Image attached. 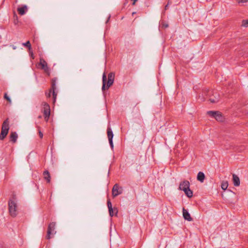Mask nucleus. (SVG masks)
Masks as SVG:
<instances>
[{
    "mask_svg": "<svg viewBox=\"0 0 248 248\" xmlns=\"http://www.w3.org/2000/svg\"><path fill=\"white\" fill-rule=\"evenodd\" d=\"M9 212L10 216L13 217L17 215V205L16 199L14 198L10 199L8 202Z\"/></svg>",
    "mask_w": 248,
    "mask_h": 248,
    "instance_id": "3",
    "label": "nucleus"
},
{
    "mask_svg": "<svg viewBox=\"0 0 248 248\" xmlns=\"http://www.w3.org/2000/svg\"><path fill=\"white\" fill-rule=\"evenodd\" d=\"M41 69L44 71V72L48 75L49 76L50 74V69L48 67L47 64L41 66Z\"/></svg>",
    "mask_w": 248,
    "mask_h": 248,
    "instance_id": "16",
    "label": "nucleus"
},
{
    "mask_svg": "<svg viewBox=\"0 0 248 248\" xmlns=\"http://www.w3.org/2000/svg\"><path fill=\"white\" fill-rule=\"evenodd\" d=\"M110 18V16H109L108 19L107 20V21H106V23H107L108 21V20H109V18Z\"/></svg>",
    "mask_w": 248,
    "mask_h": 248,
    "instance_id": "34",
    "label": "nucleus"
},
{
    "mask_svg": "<svg viewBox=\"0 0 248 248\" xmlns=\"http://www.w3.org/2000/svg\"><path fill=\"white\" fill-rule=\"evenodd\" d=\"M42 111L44 113L45 119L46 121H47L50 114V109L48 104L45 102H43L42 103Z\"/></svg>",
    "mask_w": 248,
    "mask_h": 248,
    "instance_id": "6",
    "label": "nucleus"
},
{
    "mask_svg": "<svg viewBox=\"0 0 248 248\" xmlns=\"http://www.w3.org/2000/svg\"><path fill=\"white\" fill-rule=\"evenodd\" d=\"M183 215L184 218L189 221L192 220V218L191 217L190 214L184 208L183 209Z\"/></svg>",
    "mask_w": 248,
    "mask_h": 248,
    "instance_id": "11",
    "label": "nucleus"
},
{
    "mask_svg": "<svg viewBox=\"0 0 248 248\" xmlns=\"http://www.w3.org/2000/svg\"><path fill=\"white\" fill-rule=\"evenodd\" d=\"M4 98L5 99H6L9 102V104H11L12 103L11 99L8 96V95H7V93H4Z\"/></svg>",
    "mask_w": 248,
    "mask_h": 248,
    "instance_id": "23",
    "label": "nucleus"
},
{
    "mask_svg": "<svg viewBox=\"0 0 248 248\" xmlns=\"http://www.w3.org/2000/svg\"><path fill=\"white\" fill-rule=\"evenodd\" d=\"M205 179L204 174L201 171H200L197 175V180L201 182H203Z\"/></svg>",
    "mask_w": 248,
    "mask_h": 248,
    "instance_id": "17",
    "label": "nucleus"
},
{
    "mask_svg": "<svg viewBox=\"0 0 248 248\" xmlns=\"http://www.w3.org/2000/svg\"><path fill=\"white\" fill-rule=\"evenodd\" d=\"M31 56H32V58L33 59L34 58L33 57V53H32V52L31 53Z\"/></svg>",
    "mask_w": 248,
    "mask_h": 248,
    "instance_id": "35",
    "label": "nucleus"
},
{
    "mask_svg": "<svg viewBox=\"0 0 248 248\" xmlns=\"http://www.w3.org/2000/svg\"><path fill=\"white\" fill-rule=\"evenodd\" d=\"M12 48L13 49H16V47L15 46H12Z\"/></svg>",
    "mask_w": 248,
    "mask_h": 248,
    "instance_id": "32",
    "label": "nucleus"
},
{
    "mask_svg": "<svg viewBox=\"0 0 248 248\" xmlns=\"http://www.w3.org/2000/svg\"><path fill=\"white\" fill-rule=\"evenodd\" d=\"M56 81L57 78H55L52 79V93L53 98L54 102L56 101L57 93H55V90L56 89Z\"/></svg>",
    "mask_w": 248,
    "mask_h": 248,
    "instance_id": "10",
    "label": "nucleus"
},
{
    "mask_svg": "<svg viewBox=\"0 0 248 248\" xmlns=\"http://www.w3.org/2000/svg\"><path fill=\"white\" fill-rule=\"evenodd\" d=\"M219 96L218 95L215 96L214 98H210L209 99L210 101L212 103H217L219 101Z\"/></svg>",
    "mask_w": 248,
    "mask_h": 248,
    "instance_id": "19",
    "label": "nucleus"
},
{
    "mask_svg": "<svg viewBox=\"0 0 248 248\" xmlns=\"http://www.w3.org/2000/svg\"><path fill=\"white\" fill-rule=\"evenodd\" d=\"M221 188L223 190H226L228 186V181H223L221 183Z\"/></svg>",
    "mask_w": 248,
    "mask_h": 248,
    "instance_id": "20",
    "label": "nucleus"
},
{
    "mask_svg": "<svg viewBox=\"0 0 248 248\" xmlns=\"http://www.w3.org/2000/svg\"><path fill=\"white\" fill-rule=\"evenodd\" d=\"M237 2L240 3H245L248 1V0H237Z\"/></svg>",
    "mask_w": 248,
    "mask_h": 248,
    "instance_id": "27",
    "label": "nucleus"
},
{
    "mask_svg": "<svg viewBox=\"0 0 248 248\" xmlns=\"http://www.w3.org/2000/svg\"><path fill=\"white\" fill-rule=\"evenodd\" d=\"M163 27H164L165 28H167L168 27V24H163Z\"/></svg>",
    "mask_w": 248,
    "mask_h": 248,
    "instance_id": "30",
    "label": "nucleus"
},
{
    "mask_svg": "<svg viewBox=\"0 0 248 248\" xmlns=\"http://www.w3.org/2000/svg\"><path fill=\"white\" fill-rule=\"evenodd\" d=\"M242 26L245 27H248V19L246 20H243L242 22Z\"/></svg>",
    "mask_w": 248,
    "mask_h": 248,
    "instance_id": "24",
    "label": "nucleus"
},
{
    "mask_svg": "<svg viewBox=\"0 0 248 248\" xmlns=\"http://www.w3.org/2000/svg\"><path fill=\"white\" fill-rule=\"evenodd\" d=\"M56 223L52 222L49 224L47 230V234L46 236V239H50L53 237L56 233L55 230Z\"/></svg>",
    "mask_w": 248,
    "mask_h": 248,
    "instance_id": "5",
    "label": "nucleus"
},
{
    "mask_svg": "<svg viewBox=\"0 0 248 248\" xmlns=\"http://www.w3.org/2000/svg\"><path fill=\"white\" fill-rule=\"evenodd\" d=\"M168 3H169V5L170 3V2L169 1Z\"/></svg>",
    "mask_w": 248,
    "mask_h": 248,
    "instance_id": "36",
    "label": "nucleus"
},
{
    "mask_svg": "<svg viewBox=\"0 0 248 248\" xmlns=\"http://www.w3.org/2000/svg\"><path fill=\"white\" fill-rule=\"evenodd\" d=\"M136 13V12H133V13H132V15L133 16V15H135Z\"/></svg>",
    "mask_w": 248,
    "mask_h": 248,
    "instance_id": "33",
    "label": "nucleus"
},
{
    "mask_svg": "<svg viewBox=\"0 0 248 248\" xmlns=\"http://www.w3.org/2000/svg\"><path fill=\"white\" fill-rule=\"evenodd\" d=\"M9 123L8 118H7L3 122L0 134V140H3L7 135L9 130Z\"/></svg>",
    "mask_w": 248,
    "mask_h": 248,
    "instance_id": "4",
    "label": "nucleus"
},
{
    "mask_svg": "<svg viewBox=\"0 0 248 248\" xmlns=\"http://www.w3.org/2000/svg\"><path fill=\"white\" fill-rule=\"evenodd\" d=\"M133 0V2L132 3L133 5H135L136 2L138 0Z\"/></svg>",
    "mask_w": 248,
    "mask_h": 248,
    "instance_id": "31",
    "label": "nucleus"
},
{
    "mask_svg": "<svg viewBox=\"0 0 248 248\" xmlns=\"http://www.w3.org/2000/svg\"><path fill=\"white\" fill-rule=\"evenodd\" d=\"M190 183L187 180H184L179 185V189L184 191L185 194L188 197L191 198L193 196V192L189 188Z\"/></svg>",
    "mask_w": 248,
    "mask_h": 248,
    "instance_id": "2",
    "label": "nucleus"
},
{
    "mask_svg": "<svg viewBox=\"0 0 248 248\" xmlns=\"http://www.w3.org/2000/svg\"><path fill=\"white\" fill-rule=\"evenodd\" d=\"M107 205H108V209L112 208V204L109 200H108V201H107Z\"/></svg>",
    "mask_w": 248,
    "mask_h": 248,
    "instance_id": "25",
    "label": "nucleus"
},
{
    "mask_svg": "<svg viewBox=\"0 0 248 248\" xmlns=\"http://www.w3.org/2000/svg\"><path fill=\"white\" fill-rule=\"evenodd\" d=\"M169 7V3H168L165 6V10H166L168 9Z\"/></svg>",
    "mask_w": 248,
    "mask_h": 248,
    "instance_id": "29",
    "label": "nucleus"
},
{
    "mask_svg": "<svg viewBox=\"0 0 248 248\" xmlns=\"http://www.w3.org/2000/svg\"><path fill=\"white\" fill-rule=\"evenodd\" d=\"M107 135L108 140L109 141V143L111 148L112 149L113 148V143L112 141V139L113 137V132L110 127H108L107 128Z\"/></svg>",
    "mask_w": 248,
    "mask_h": 248,
    "instance_id": "9",
    "label": "nucleus"
},
{
    "mask_svg": "<svg viewBox=\"0 0 248 248\" xmlns=\"http://www.w3.org/2000/svg\"><path fill=\"white\" fill-rule=\"evenodd\" d=\"M22 45L24 46L27 47L29 50H31V44L29 41H28L26 43H23L22 44Z\"/></svg>",
    "mask_w": 248,
    "mask_h": 248,
    "instance_id": "21",
    "label": "nucleus"
},
{
    "mask_svg": "<svg viewBox=\"0 0 248 248\" xmlns=\"http://www.w3.org/2000/svg\"><path fill=\"white\" fill-rule=\"evenodd\" d=\"M44 178L46 181L47 183L50 182V175L49 171L47 170H45L43 172Z\"/></svg>",
    "mask_w": 248,
    "mask_h": 248,
    "instance_id": "15",
    "label": "nucleus"
},
{
    "mask_svg": "<svg viewBox=\"0 0 248 248\" xmlns=\"http://www.w3.org/2000/svg\"><path fill=\"white\" fill-rule=\"evenodd\" d=\"M39 118H41V116H39Z\"/></svg>",
    "mask_w": 248,
    "mask_h": 248,
    "instance_id": "37",
    "label": "nucleus"
},
{
    "mask_svg": "<svg viewBox=\"0 0 248 248\" xmlns=\"http://www.w3.org/2000/svg\"><path fill=\"white\" fill-rule=\"evenodd\" d=\"M115 78V74L113 72H110L108 74V81L107 82V77L106 74L104 73L102 76V91H104L106 89V84L107 83V89H108L113 83Z\"/></svg>",
    "mask_w": 248,
    "mask_h": 248,
    "instance_id": "1",
    "label": "nucleus"
},
{
    "mask_svg": "<svg viewBox=\"0 0 248 248\" xmlns=\"http://www.w3.org/2000/svg\"><path fill=\"white\" fill-rule=\"evenodd\" d=\"M232 181L233 185L235 186H240V179L238 176L235 174H232Z\"/></svg>",
    "mask_w": 248,
    "mask_h": 248,
    "instance_id": "12",
    "label": "nucleus"
},
{
    "mask_svg": "<svg viewBox=\"0 0 248 248\" xmlns=\"http://www.w3.org/2000/svg\"><path fill=\"white\" fill-rule=\"evenodd\" d=\"M207 113L209 116L215 118L217 121L222 122L224 120V118L221 113L219 111H208Z\"/></svg>",
    "mask_w": 248,
    "mask_h": 248,
    "instance_id": "7",
    "label": "nucleus"
},
{
    "mask_svg": "<svg viewBox=\"0 0 248 248\" xmlns=\"http://www.w3.org/2000/svg\"><path fill=\"white\" fill-rule=\"evenodd\" d=\"M17 134L16 132H11L10 135V140L13 143H16L17 140Z\"/></svg>",
    "mask_w": 248,
    "mask_h": 248,
    "instance_id": "14",
    "label": "nucleus"
},
{
    "mask_svg": "<svg viewBox=\"0 0 248 248\" xmlns=\"http://www.w3.org/2000/svg\"><path fill=\"white\" fill-rule=\"evenodd\" d=\"M51 93H52V88L49 91L48 93L46 92V97H47V98L50 97L51 96Z\"/></svg>",
    "mask_w": 248,
    "mask_h": 248,
    "instance_id": "26",
    "label": "nucleus"
},
{
    "mask_svg": "<svg viewBox=\"0 0 248 248\" xmlns=\"http://www.w3.org/2000/svg\"><path fill=\"white\" fill-rule=\"evenodd\" d=\"M46 64H47L46 61L43 58H40L39 65L42 66Z\"/></svg>",
    "mask_w": 248,
    "mask_h": 248,
    "instance_id": "22",
    "label": "nucleus"
},
{
    "mask_svg": "<svg viewBox=\"0 0 248 248\" xmlns=\"http://www.w3.org/2000/svg\"><path fill=\"white\" fill-rule=\"evenodd\" d=\"M39 137L41 139H42L43 137V133L41 131H39Z\"/></svg>",
    "mask_w": 248,
    "mask_h": 248,
    "instance_id": "28",
    "label": "nucleus"
},
{
    "mask_svg": "<svg viewBox=\"0 0 248 248\" xmlns=\"http://www.w3.org/2000/svg\"><path fill=\"white\" fill-rule=\"evenodd\" d=\"M122 188L119 187L118 184H116L114 185L112 190V194L113 197H116L118 195L122 194Z\"/></svg>",
    "mask_w": 248,
    "mask_h": 248,
    "instance_id": "8",
    "label": "nucleus"
},
{
    "mask_svg": "<svg viewBox=\"0 0 248 248\" xmlns=\"http://www.w3.org/2000/svg\"><path fill=\"white\" fill-rule=\"evenodd\" d=\"M109 214L110 217L113 216L114 215L117 216L118 213V210L116 208H111L108 209Z\"/></svg>",
    "mask_w": 248,
    "mask_h": 248,
    "instance_id": "18",
    "label": "nucleus"
},
{
    "mask_svg": "<svg viewBox=\"0 0 248 248\" xmlns=\"http://www.w3.org/2000/svg\"><path fill=\"white\" fill-rule=\"evenodd\" d=\"M18 13L20 15H24L28 10L27 6L26 5L22 6L21 7H18L17 9Z\"/></svg>",
    "mask_w": 248,
    "mask_h": 248,
    "instance_id": "13",
    "label": "nucleus"
}]
</instances>
